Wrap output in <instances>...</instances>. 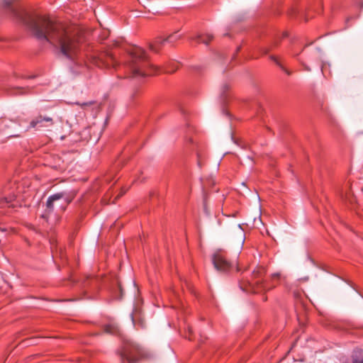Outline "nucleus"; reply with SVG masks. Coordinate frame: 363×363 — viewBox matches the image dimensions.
I'll list each match as a JSON object with an SVG mask.
<instances>
[{
    "label": "nucleus",
    "instance_id": "1",
    "mask_svg": "<svg viewBox=\"0 0 363 363\" xmlns=\"http://www.w3.org/2000/svg\"><path fill=\"white\" fill-rule=\"evenodd\" d=\"M29 26L38 39L45 40L55 45H58L61 52L67 57H72L77 53L81 39L72 27L52 21L46 16L32 18Z\"/></svg>",
    "mask_w": 363,
    "mask_h": 363
},
{
    "label": "nucleus",
    "instance_id": "2",
    "mask_svg": "<svg viewBox=\"0 0 363 363\" xmlns=\"http://www.w3.org/2000/svg\"><path fill=\"white\" fill-rule=\"evenodd\" d=\"M129 58L126 77H142L155 74L159 72V68L150 62L141 48H133Z\"/></svg>",
    "mask_w": 363,
    "mask_h": 363
},
{
    "label": "nucleus",
    "instance_id": "3",
    "mask_svg": "<svg viewBox=\"0 0 363 363\" xmlns=\"http://www.w3.org/2000/svg\"><path fill=\"white\" fill-rule=\"evenodd\" d=\"M122 362L136 363L143 357L140 348L132 342H125L119 353Z\"/></svg>",
    "mask_w": 363,
    "mask_h": 363
},
{
    "label": "nucleus",
    "instance_id": "4",
    "mask_svg": "<svg viewBox=\"0 0 363 363\" xmlns=\"http://www.w3.org/2000/svg\"><path fill=\"white\" fill-rule=\"evenodd\" d=\"M90 61L99 67H114L116 65L115 57L108 52H94L91 56Z\"/></svg>",
    "mask_w": 363,
    "mask_h": 363
},
{
    "label": "nucleus",
    "instance_id": "5",
    "mask_svg": "<svg viewBox=\"0 0 363 363\" xmlns=\"http://www.w3.org/2000/svg\"><path fill=\"white\" fill-rule=\"evenodd\" d=\"M265 269L262 266H257L252 272L251 280L248 281V284L252 286L255 292H259L261 290H269L264 283L262 282V277L265 274Z\"/></svg>",
    "mask_w": 363,
    "mask_h": 363
},
{
    "label": "nucleus",
    "instance_id": "6",
    "mask_svg": "<svg viewBox=\"0 0 363 363\" xmlns=\"http://www.w3.org/2000/svg\"><path fill=\"white\" fill-rule=\"evenodd\" d=\"M54 124L55 121L53 117L39 113L31 119L29 123V128L35 130H43L51 128Z\"/></svg>",
    "mask_w": 363,
    "mask_h": 363
},
{
    "label": "nucleus",
    "instance_id": "7",
    "mask_svg": "<svg viewBox=\"0 0 363 363\" xmlns=\"http://www.w3.org/2000/svg\"><path fill=\"white\" fill-rule=\"evenodd\" d=\"M213 263L217 270L223 272L229 271L232 267V264L227 259L225 253L222 250H218L213 255Z\"/></svg>",
    "mask_w": 363,
    "mask_h": 363
},
{
    "label": "nucleus",
    "instance_id": "8",
    "mask_svg": "<svg viewBox=\"0 0 363 363\" xmlns=\"http://www.w3.org/2000/svg\"><path fill=\"white\" fill-rule=\"evenodd\" d=\"M181 36L177 33L169 35L165 38H158L150 44V48L155 52H158L161 48L167 43L173 44L180 39Z\"/></svg>",
    "mask_w": 363,
    "mask_h": 363
},
{
    "label": "nucleus",
    "instance_id": "9",
    "mask_svg": "<svg viewBox=\"0 0 363 363\" xmlns=\"http://www.w3.org/2000/svg\"><path fill=\"white\" fill-rule=\"evenodd\" d=\"M17 195L14 193H9L0 200V208H16L18 206L16 201Z\"/></svg>",
    "mask_w": 363,
    "mask_h": 363
},
{
    "label": "nucleus",
    "instance_id": "10",
    "mask_svg": "<svg viewBox=\"0 0 363 363\" xmlns=\"http://www.w3.org/2000/svg\"><path fill=\"white\" fill-rule=\"evenodd\" d=\"M64 196V193H57L49 196L46 202V213H50L52 212L54 209V203L62 199Z\"/></svg>",
    "mask_w": 363,
    "mask_h": 363
},
{
    "label": "nucleus",
    "instance_id": "11",
    "mask_svg": "<svg viewBox=\"0 0 363 363\" xmlns=\"http://www.w3.org/2000/svg\"><path fill=\"white\" fill-rule=\"evenodd\" d=\"M345 363H363V349L355 348L350 358L347 359Z\"/></svg>",
    "mask_w": 363,
    "mask_h": 363
},
{
    "label": "nucleus",
    "instance_id": "12",
    "mask_svg": "<svg viewBox=\"0 0 363 363\" xmlns=\"http://www.w3.org/2000/svg\"><path fill=\"white\" fill-rule=\"evenodd\" d=\"M30 92L29 87H13L9 90V94L11 95H23Z\"/></svg>",
    "mask_w": 363,
    "mask_h": 363
},
{
    "label": "nucleus",
    "instance_id": "13",
    "mask_svg": "<svg viewBox=\"0 0 363 363\" xmlns=\"http://www.w3.org/2000/svg\"><path fill=\"white\" fill-rule=\"evenodd\" d=\"M213 39V36L210 34L198 35L195 38V40L198 43H202L206 45H208Z\"/></svg>",
    "mask_w": 363,
    "mask_h": 363
},
{
    "label": "nucleus",
    "instance_id": "14",
    "mask_svg": "<svg viewBox=\"0 0 363 363\" xmlns=\"http://www.w3.org/2000/svg\"><path fill=\"white\" fill-rule=\"evenodd\" d=\"M178 63L172 62L164 67V72L166 73H173L178 69Z\"/></svg>",
    "mask_w": 363,
    "mask_h": 363
},
{
    "label": "nucleus",
    "instance_id": "15",
    "mask_svg": "<svg viewBox=\"0 0 363 363\" xmlns=\"http://www.w3.org/2000/svg\"><path fill=\"white\" fill-rule=\"evenodd\" d=\"M104 331L106 333L116 335L118 333V329L116 325L110 324L104 326Z\"/></svg>",
    "mask_w": 363,
    "mask_h": 363
},
{
    "label": "nucleus",
    "instance_id": "16",
    "mask_svg": "<svg viewBox=\"0 0 363 363\" xmlns=\"http://www.w3.org/2000/svg\"><path fill=\"white\" fill-rule=\"evenodd\" d=\"M270 59H271L272 60H273V61H274V62H275L278 66H279V67L282 69V70H284V72H286V73L287 74H289H289H291V72H289V71H287V70H286V69H285V68L281 65V64L279 62V61L278 60V59H277L275 56H274V55H271V56H270Z\"/></svg>",
    "mask_w": 363,
    "mask_h": 363
},
{
    "label": "nucleus",
    "instance_id": "17",
    "mask_svg": "<svg viewBox=\"0 0 363 363\" xmlns=\"http://www.w3.org/2000/svg\"><path fill=\"white\" fill-rule=\"evenodd\" d=\"M125 192H126V190H125V189H122L121 190L120 194H118V196L116 197V199H118V198L121 197L123 194H125Z\"/></svg>",
    "mask_w": 363,
    "mask_h": 363
},
{
    "label": "nucleus",
    "instance_id": "18",
    "mask_svg": "<svg viewBox=\"0 0 363 363\" xmlns=\"http://www.w3.org/2000/svg\"><path fill=\"white\" fill-rule=\"evenodd\" d=\"M301 64L304 67V69L306 70V71H311V68L306 65V64L305 63V62L303 61H301Z\"/></svg>",
    "mask_w": 363,
    "mask_h": 363
},
{
    "label": "nucleus",
    "instance_id": "19",
    "mask_svg": "<svg viewBox=\"0 0 363 363\" xmlns=\"http://www.w3.org/2000/svg\"><path fill=\"white\" fill-rule=\"evenodd\" d=\"M279 277V274H275L272 275V279H278Z\"/></svg>",
    "mask_w": 363,
    "mask_h": 363
},
{
    "label": "nucleus",
    "instance_id": "20",
    "mask_svg": "<svg viewBox=\"0 0 363 363\" xmlns=\"http://www.w3.org/2000/svg\"><path fill=\"white\" fill-rule=\"evenodd\" d=\"M270 49L264 48L263 50L264 54H267L269 52Z\"/></svg>",
    "mask_w": 363,
    "mask_h": 363
},
{
    "label": "nucleus",
    "instance_id": "21",
    "mask_svg": "<svg viewBox=\"0 0 363 363\" xmlns=\"http://www.w3.org/2000/svg\"><path fill=\"white\" fill-rule=\"evenodd\" d=\"M92 104V102H89V103H84L83 104H82V106H88V105H91Z\"/></svg>",
    "mask_w": 363,
    "mask_h": 363
},
{
    "label": "nucleus",
    "instance_id": "22",
    "mask_svg": "<svg viewBox=\"0 0 363 363\" xmlns=\"http://www.w3.org/2000/svg\"><path fill=\"white\" fill-rule=\"evenodd\" d=\"M9 189L8 186H6L4 189V194H6V189Z\"/></svg>",
    "mask_w": 363,
    "mask_h": 363
},
{
    "label": "nucleus",
    "instance_id": "23",
    "mask_svg": "<svg viewBox=\"0 0 363 363\" xmlns=\"http://www.w3.org/2000/svg\"><path fill=\"white\" fill-rule=\"evenodd\" d=\"M69 202V201L67 200V199H65V204L67 205L68 204Z\"/></svg>",
    "mask_w": 363,
    "mask_h": 363
},
{
    "label": "nucleus",
    "instance_id": "24",
    "mask_svg": "<svg viewBox=\"0 0 363 363\" xmlns=\"http://www.w3.org/2000/svg\"><path fill=\"white\" fill-rule=\"evenodd\" d=\"M286 36H287V33H284V34H283V37H284V38H285V37H286Z\"/></svg>",
    "mask_w": 363,
    "mask_h": 363
},
{
    "label": "nucleus",
    "instance_id": "25",
    "mask_svg": "<svg viewBox=\"0 0 363 363\" xmlns=\"http://www.w3.org/2000/svg\"><path fill=\"white\" fill-rule=\"evenodd\" d=\"M240 47H239V48H237V50H236V52H238L240 51Z\"/></svg>",
    "mask_w": 363,
    "mask_h": 363
},
{
    "label": "nucleus",
    "instance_id": "26",
    "mask_svg": "<svg viewBox=\"0 0 363 363\" xmlns=\"http://www.w3.org/2000/svg\"><path fill=\"white\" fill-rule=\"evenodd\" d=\"M277 43H274V44L272 46H277Z\"/></svg>",
    "mask_w": 363,
    "mask_h": 363
}]
</instances>
